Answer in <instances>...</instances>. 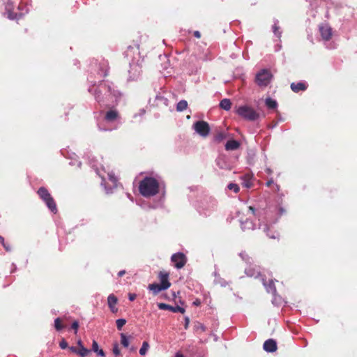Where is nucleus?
<instances>
[{
    "instance_id": "1",
    "label": "nucleus",
    "mask_w": 357,
    "mask_h": 357,
    "mask_svg": "<svg viewBox=\"0 0 357 357\" xmlns=\"http://www.w3.org/2000/svg\"><path fill=\"white\" fill-rule=\"evenodd\" d=\"M13 1V2H8L6 5L8 17L10 20H18L22 17L23 13H28V1L29 0Z\"/></svg>"
},
{
    "instance_id": "2",
    "label": "nucleus",
    "mask_w": 357,
    "mask_h": 357,
    "mask_svg": "<svg viewBox=\"0 0 357 357\" xmlns=\"http://www.w3.org/2000/svg\"><path fill=\"white\" fill-rule=\"evenodd\" d=\"M159 182L153 177L146 176L139 183V193L144 197H151L159 192Z\"/></svg>"
},
{
    "instance_id": "3",
    "label": "nucleus",
    "mask_w": 357,
    "mask_h": 357,
    "mask_svg": "<svg viewBox=\"0 0 357 357\" xmlns=\"http://www.w3.org/2000/svg\"><path fill=\"white\" fill-rule=\"evenodd\" d=\"M39 197L45 203L48 208L54 213H57L56 204L48 190L45 187H40L37 191Z\"/></svg>"
},
{
    "instance_id": "4",
    "label": "nucleus",
    "mask_w": 357,
    "mask_h": 357,
    "mask_svg": "<svg viewBox=\"0 0 357 357\" xmlns=\"http://www.w3.org/2000/svg\"><path fill=\"white\" fill-rule=\"evenodd\" d=\"M237 113L241 117L249 121H255L259 117V114L248 106L239 107L237 109Z\"/></svg>"
},
{
    "instance_id": "5",
    "label": "nucleus",
    "mask_w": 357,
    "mask_h": 357,
    "mask_svg": "<svg viewBox=\"0 0 357 357\" xmlns=\"http://www.w3.org/2000/svg\"><path fill=\"white\" fill-rule=\"evenodd\" d=\"M271 78L272 75L271 72L266 69H264L257 74L255 82L258 86L264 87L270 83Z\"/></svg>"
},
{
    "instance_id": "6",
    "label": "nucleus",
    "mask_w": 357,
    "mask_h": 357,
    "mask_svg": "<svg viewBox=\"0 0 357 357\" xmlns=\"http://www.w3.org/2000/svg\"><path fill=\"white\" fill-rule=\"evenodd\" d=\"M193 128L196 132L203 137H206L211 130L209 124L204 121H196L193 125Z\"/></svg>"
},
{
    "instance_id": "7",
    "label": "nucleus",
    "mask_w": 357,
    "mask_h": 357,
    "mask_svg": "<svg viewBox=\"0 0 357 357\" xmlns=\"http://www.w3.org/2000/svg\"><path fill=\"white\" fill-rule=\"evenodd\" d=\"M171 261L174 266L178 268H182L187 262L186 256L183 252H177L171 257Z\"/></svg>"
},
{
    "instance_id": "8",
    "label": "nucleus",
    "mask_w": 357,
    "mask_h": 357,
    "mask_svg": "<svg viewBox=\"0 0 357 357\" xmlns=\"http://www.w3.org/2000/svg\"><path fill=\"white\" fill-rule=\"evenodd\" d=\"M321 36L324 40L328 41L333 36L332 28L328 24L323 23L319 26Z\"/></svg>"
},
{
    "instance_id": "9",
    "label": "nucleus",
    "mask_w": 357,
    "mask_h": 357,
    "mask_svg": "<svg viewBox=\"0 0 357 357\" xmlns=\"http://www.w3.org/2000/svg\"><path fill=\"white\" fill-rule=\"evenodd\" d=\"M169 273L165 271H161L158 275V278L160 282L159 284L165 289L171 287V282L169 280Z\"/></svg>"
},
{
    "instance_id": "10",
    "label": "nucleus",
    "mask_w": 357,
    "mask_h": 357,
    "mask_svg": "<svg viewBox=\"0 0 357 357\" xmlns=\"http://www.w3.org/2000/svg\"><path fill=\"white\" fill-rule=\"evenodd\" d=\"M158 307L160 310H169L173 312H180L181 314H183L185 312V309L183 307H181L180 306L174 307L163 303H158Z\"/></svg>"
},
{
    "instance_id": "11",
    "label": "nucleus",
    "mask_w": 357,
    "mask_h": 357,
    "mask_svg": "<svg viewBox=\"0 0 357 357\" xmlns=\"http://www.w3.org/2000/svg\"><path fill=\"white\" fill-rule=\"evenodd\" d=\"M243 181L242 185L246 188H250L253 186V174L252 173H247L241 177Z\"/></svg>"
},
{
    "instance_id": "12",
    "label": "nucleus",
    "mask_w": 357,
    "mask_h": 357,
    "mask_svg": "<svg viewBox=\"0 0 357 357\" xmlns=\"http://www.w3.org/2000/svg\"><path fill=\"white\" fill-rule=\"evenodd\" d=\"M118 302V298L114 294H109L107 298V303L110 310L113 312H117L118 308L116 307Z\"/></svg>"
},
{
    "instance_id": "13",
    "label": "nucleus",
    "mask_w": 357,
    "mask_h": 357,
    "mask_svg": "<svg viewBox=\"0 0 357 357\" xmlns=\"http://www.w3.org/2000/svg\"><path fill=\"white\" fill-rule=\"evenodd\" d=\"M264 349L268 352H274L277 350V343L273 339H268L264 343Z\"/></svg>"
},
{
    "instance_id": "14",
    "label": "nucleus",
    "mask_w": 357,
    "mask_h": 357,
    "mask_svg": "<svg viewBox=\"0 0 357 357\" xmlns=\"http://www.w3.org/2000/svg\"><path fill=\"white\" fill-rule=\"evenodd\" d=\"M69 350L75 354L79 355L81 357H86L91 351L89 349L86 348H82V349H79L76 347H68Z\"/></svg>"
},
{
    "instance_id": "15",
    "label": "nucleus",
    "mask_w": 357,
    "mask_h": 357,
    "mask_svg": "<svg viewBox=\"0 0 357 357\" xmlns=\"http://www.w3.org/2000/svg\"><path fill=\"white\" fill-rule=\"evenodd\" d=\"M291 89L295 92L298 93L299 91H304L307 89V85L305 82H298V83H291Z\"/></svg>"
},
{
    "instance_id": "16",
    "label": "nucleus",
    "mask_w": 357,
    "mask_h": 357,
    "mask_svg": "<svg viewBox=\"0 0 357 357\" xmlns=\"http://www.w3.org/2000/svg\"><path fill=\"white\" fill-rule=\"evenodd\" d=\"M264 285L265 286L266 291L268 293H271L273 294L276 293V287L275 285V282L272 279L264 280Z\"/></svg>"
},
{
    "instance_id": "17",
    "label": "nucleus",
    "mask_w": 357,
    "mask_h": 357,
    "mask_svg": "<svg viewBox=\"0 0 357 357\" xmlns=\"http://www.w3.org/2000/svg\"><path fill=\"white\" fill-rule=\"evenodd\" d=\"M119 117V112L115 109H111L107 112L105 119L107 121L112 122L116 120Z\"/></svg>"
},
{
    "instance_id": "18",
    "label": "nucleus",
    "mask_w": 357,
    "mask_h": 357,
    "mask_svg": "<svg viewBox=\"0 0 357 357\" xmlns=\"http://www.w3.org/2000/svg\"><path fill=\"white\" fill-rule=\"evenodd\" d=\"M227 137V133L222 130H216L213 135V141L215 143H220Z\"/></svg>"
},
{
    "instance_id": "19",
    "label": "nucleus",
    "mask_w": 357,
    "mask_h": 357,
    "mask_svg": "<svg viewBox=\"0 0 357 357\" xmlns=\"http://www.w3.org/2000/svg\"><path fill=\"white\" fill-rule=\"evenodd\" d=\"M240 143L234 139L227 141L225 144V149L227 151H234L237 150L240 147Z\"/></svg>"
},
{
    "instance_id": "20",
    "label": "nucleus",
    "mask_w": 357,
    "mask_h": 357,
    "mask_svg": "<svg viewBox=\"0 0 357 357\" xmlns=\"http://www.w3.org/2000/svg\"><path fill=\"white\" fill-rule=\"evenodd\" d=\"M148 289L151 291L154 295H157L161 291L166 290L163 287H161L160 284L157 283L150 284L148 287Z\"/></svg>"
},
{
    "instance_id": "21",
    "label": "nucleus",
    "mask_w": 357,
    "mask_h": 357,
    "mask_svg": "<svg viewBox=\"0 0 357 357\" xmlns=\"http://www.w3.org/2000/svg\"><path fill=\"white\" fill-rule=\"evenodd\" d=\"M92 351L97 354L100 357H105V354L102 349H99L98 342L96 340L92 343Z\"/></svg>"
},
{
    "instance_id": "22",
    "label": "nucleus",
    "mask_w": 357,
    "mask_h": 357,
    "mask_svg": "<svg viewBox=\"0 0 357 357\" xmlns=\"http://www.w3.org/2000/svg\"><path fill=\"white\" fill-rule=\"evenodd\" d=\"M231 102L229 99L225 98L220 102V107L225 110H229L231 109Z\"/></svg>"
},
{
    "instance_id": "23",
    "label": "nucleus",
    "mask_w": 357,
    "mask_h": 357,
    "mask_svg": "<svg viewBox=\"0 0 357 357\" xmlns=\"http://www.w3.org/2000/svg\"><path fill=\"white\" fill-rule=\"evenodd\" d=\"M188 107V102L185 100H180L176 105V110L178 112L184 111Z\"/></svg>"
},
{
    "instance_id": "24",
    "label": "nucleus",
    "mask_w": 357,
    "mask_h": 357,
    "mask_svg": "<svg viewBox=\"0 0 357 357\" xmlns=\"http://www.w3.org/2000/svg\"><path fill=\"white\" fill-rule=\"evenodd\" d=\"M266 105L269 109H275L277 107L278 103H277L276 100H275L271 98H268L266 99Z\"/></svg>"
},
{
    "instance_id": "25",
    "label": "nucleus",
    "mask_w": 357,
    "mask_h": 357,
    "mask_svg": "<svg viewBox=\"0 0 357 357\" xmlns=\"http://www.w3.org/2000/svg\"><path fill=\"white\" fill-rule=\"evenodd\" d=\"M108 179L112 183L114 187H117L119 179L114 173H108Z\"/></svg>"
},
{
    "instance_id": "26",
    "label": "nucleus",
    "mask_w": 357,
    "mask_h": 357,
    "mask_svg": "<svg viewBox=\"0 0 357 357\" xmlns=\"http://www.w3.org/2000/svg\"><path fill=\"white\" fill-rule=\"evenodd\" d=\"M241 228L243 230L246 229H254V224L252 221L246 220L245 222L241 223Z\"/></svg>"
},
{
    "instance_id": "27",
    "label": "nucleus",
    "mask_w": 357,
    "mask_h": 357,
    "mask_svg": "<svg viewBox=\"0 0 357 357\" xmlns=\"http://www.w3.org/2000/svg\"><path fill=\"white\" fill-rule=\"evenodd\" d=\"M0 243L3 245V247L7 252H10L12 250L13 247L11 244L5 242L4 238L1 236H0Z\"/></svg>"
},
{
    "instance_id": "28",
    "label": "nucleus",
    "mask_w": 357,
    "mask_h": 357,
    "mask_svg": "<svg viewBox=\"0 0 357 357\" xmlns=\"http://www.w3.org/2000/svg\"><path fill=\"white\" fill-rule=\"evenodd\" d=\"M61 322L62 321L61 318H56L54 320V327L57 331H59L64 328V326L62 324Z\"/></svg>"
},
{
    "instance_id": "29",
    "label": "nucleus",
    "mask_w": 357,
    "mask_h": 357,
    "mask_svg": "<svg viewBox=\"0 0 357 357\" xmlns=\"http://www.w3.org/2000/svg\"><path fill=\"white\" fill-rule=\"evenodd\" d=\"M112 352L116 356V357H121V351L118 343L116 342L113 344Z\"/></svg>"
},
{
    "instance_id": "30",
    "label": "nucleus",
    "mask_w": 357,
    "mask_h": 357,
    "mask_svg": "<svg viewBox=\"0 0 357 357\" xmlns=\"http://www.w3.org/2000/svg\"><path fill=\"white\" fill-rule=\"evenodd\" d=\"M121 343L124 347H128L129 346L128 339L124 333L121 334Z\"/></svg>"
},
{
    "instance_id": "31",
    "label": "nucleus",
    "mask_w": 357,
    "mask_h": 357,
    "mask_svg": "<svg viewBox=\"0 0 357 357\" xmlns=\"http://www.w3.org/2000/svg\"><path fill=\"white\" fill-rule=\"evenodd\" d=\"M149 348V344L147 342H144L141 349H139V354L142 356L145 355L148 349Z\"/></svg>"
},
{
    "instance_id": "32",
    "label": "nucleus",
    "mask_w": 357,
    "mask_h": 357,
    "mask_svg": "<svg viewBox=\"0 0 357 357\" xmlns=\"http://www.w3.org/2000/svg\"><path fill=\"white\" fill-rule=\"evenodd\" d=\"M126 320L124 319H119L116 321V324L118 330H121L122 327L126 324Z\"/></svg>"
},
{
    "instance_id": "33",
    "label": "nucleus",
    "mask_w": 357,
    "mask_h": 357,
    "mask_svg": "<svg viewBox=\"0 0 357 357\" xmlns=\"http://www.w3.org/2000/svg\"><path fill=\"white\" fill-rule=\"evenodd\" d=\"M228 189L233 190L235 193H238L240 190L238 185L236 183H229L227 185Z\"/></svg>"
},
{
    "instance_id": "34",
    "label": "nucleus",
    "mask_w": 357,
    "mask_h": 357,
    "mask_svg": "<svg viewBox=\"0 0 357 357\" xmlns=\"http://www.w3.org/2000/svg\"><path fill=\"white\" fill-rule=\"evenodd\" d=\"M79 322L77 321H74L73 323H72V325H71V328L74 330V333L75 334H77V330L79 328Z\"/></svg>"
},
{
    "instance_id": "35",
    "label": "nucleus",
    "mask_w": 357,
    "mask_h": 357,
    "mask_svg": "<svg viewBox=\"0 0 357 357\" xmlns=\"http://www.w3.org/2000/svg\"><path fill=\"white\" fill-rule=\"evenodd\" d=\"M59 347L62 349L68 348V342L65 340V339H62V340L59 342Z\"/></svg>"
},
{
    "instance_id": "36",
    "label": "nucleus",
    "mask_w": 357,
    "mask_h": 357,
    "mask_svg": "<svg viewBox=\"0 0 357 357\" xmlns=\"http://www.w3.org/2000/svg\"><path fill=\"white\" fill-rule=\"evenodd\" d=\"M95 97H96V100L98 102H103V100L101 97V93L100 91H96V94H95Z\"/></svg>"
},
{
    "instance_id": "37",
    "label": "nucleus",
    "mask_w": 357,
    "mask_h": 357,
    "mask_svg": "<svg viewBox=\"0 0 357 357\" xmlns=\"http://www.w3.org/2000/svg\"><path fill=\"white\" fill-rule=\"evenodd\" d=\"M136 297H137V295H136L135 294H131V293H130V294H128V298H129V300H130V301H133L134 300H135Z\"/></svg>"
},
{
    "instance_id": "38",
    "label": "nucleus",
    "mask_w": 357,
    "mask_h": 357,
    "mask_svg": "<svg viewBox=\"0 0 357 357\" xmlns=\"http://www.w3.org/2000/svg\"><path fill=\"white\" fill-rule=\"evenodd\" d=\"M190 323V319L188 317H185V326L184 328L187 329Z\"/></svg>"
},
{
    "instance_id": "39",
    "label": "nucleus",
    "mask_w": 357,
    "mask_h": 357,
    "mask_svg": "<svg viewBox=\"0 0 357 357\" xmlns=\"http://www.w3.org/2000/svg\"><path fill=\"white\" fill-rule=\"evenodd\" d=\"M77 346L79 349H82V348H85L83 345L82 341L80 339L77 340Z\"/></svg>"
},
{
    "instance_id": "40",
    "label": "nucleus",
    "mask_w": 357,
    "mask_h": 357,
    "mask_svg": "<svg viewBox=\"0 0 357 357\" xmlns=\"http://www.w3.org/2000/svg\"><path fill=\"white\" fill-rule=\"evenodd\" d=\"M266 185L267 187H271L272 185H274L273 179V178L269 179L266 182Z\"/></svg>"
},
{
    "instance_id": "41",
    "label": "nucleus",
    "mask_w": 357,
    "mask_h": 357,
    "mask_svg": "<svg viewBox=\"0 0 357 357\" xmlns=\"http://www.w3.org/2000/svg\"><path fill=\"white\" fill-rule=\"evenodd\" d=\"M273 191L278 192L280 190V185L278 184H274L273 188Z\"/></svg>"
},
{
    "instance_id": "42",
    "label": "nucleus",
    "mask_w": 357,
    "mask_h": 357,
    "mask_svg": "<svg viewBox=\"0 0 357 357\" xmlns=\"http://www.w3.org/2000/svg\"><path fill=\"white\" fill-rule=\"evenodd\" d=\"M193 35H194L196 38H199L201 37V33H200V32H199V31H194Z\"/></svg>"
},
{
    "instance_id": "43",
    "label": "nucleus",
    "mask_w": 357,
    "mask_h": 357,
    "mask_svg": "<svg viewBox=\"0 0 357 357\" xmlns=\"http://www.w3.org/2000/svg\"><path fill=\"white\" fill-rule=\"evenodd\" d=\"M197 328L201 329L202 331H205V326L202 324H198Z\"/></svg>"
},
{
    "instance_id": "44",
    "label": "nucleus",
    "mask_w": 357,
    "mask_h": 357,
    "mask_svg": "<svg viewBox=\"0 0 357 357\" xmlns=\"http://www.w3.org/2000/svg\"><path fill=\"white\" fill-rule=\"evenodd\" d=\"M126 274V271L125 270H123V271H121L118 273V276L119 277H122L124 275Z\"/></svg>"
},
{
    "instance_id": "45",
    "label": "nucleus",
    "mask_w": 357,
    "mask_h": 357,
    "mask_svg": "<svg viewBox=\"0 0 357 357\" xmlns=\"http://www.w3.org/2000/svg\"><path fill=\"white\" fill-rule=\"evenodd\" d=\"M248 209H249V211H250L252 212V213L253 215H255V208L253 206H250L248 207Z\"/></svg>"
},
{
    "instance_id": "46",
    "label": "nucleus",
    "mask_w": 357,
    "mask_h": 357,
    "mask_svg": "<svg viewBox=\"0 0 357 357\" xmlns=\"http://www.w3.org/2000/svg\"><path fill=\"white\" fill-rule=\"evenodd\" d=\"M108 75V68H106L103 71V76L107 77Z\"/></svg>"
},
{
    "instance_id": "47",
    "label": "nucleus",
    "mask_w": 357,
    "mask_h": 357,
    "mask_svg": "<svg viewBox=\"0 0 357 357\" xmlns=\"http://www.w3.org/2000/svg\"><path fill=\"white\" fill-rule=\"evenodd\" d=\"M279 211H280V214L282 215L283 213L285 212V211L283 209V208L280 207L279 208Z\"/></svg>"
},
{
    "instance_id": "48",
    "label": "nucleus",
    "mask_w": 357,
    "mask_h": 357,
    "mask_svg": "<svg viewBox=\"0 0 357 357\" xmlns=\"http://www.w3.org/2000/svg\"><path fill=\"white\" fill-rule=\"evenodd\" d=\"M175 357H184L181 354L177 353Z\"/></svg>"
},
{
    "instance_id": "49",
    "label": "nucleus",
    "mask_w": 357,
    "mask_h": 357,
    "mask_svg": "<svg viewBox=\"0 0 357 357\" xmlns=\"http://www.w3.org/2000/svg\"><path fill=\"white\" fill-rule=\"evenodd\" d=\"M266 172H267L268 174H271V173H272V171H271L270 169H266Z\"/></svg>"
},
{
    "instance_id": "50",
    "label": "nucleus",
    "mask_w": 357,
    "mask_h": 357,
    "mask_svg": "<svg viewBox=\"0 0 357 357\" xmlns=\"http://www.w3.org/2000/svg\"><path fill=\"white\" fill-rule=\"evenodd\" d=\"M274 28H275L274 31H275V33H276V31H278V29H277L276 26H275V27H274Z\"/></svg>"
},
{
    "instance_id": "51",
    "label": "nucleus",
    "mask_w": 357,
    "mask_h": 357,
    "mask_svg": "<svg viewBox=\"0 0 357 357\" xmlns=\"http://www.w3.org/2000/svg\"><path fill=\"white\" fill-rule=\"evenodd\" d=\"M195 305H198L199 303V302H195L194 303Z\"/></svg>"
}]
</instances>
